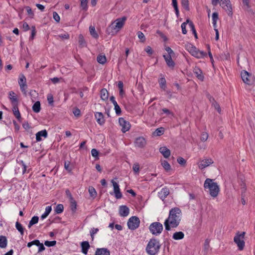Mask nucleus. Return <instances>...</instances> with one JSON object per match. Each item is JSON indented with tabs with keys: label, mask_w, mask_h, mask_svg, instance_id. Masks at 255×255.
<instances>
[{
	"label": "nucleus",
	"mask_w": 255,
	"mask_h": 255,
	"mask_svg": "<svg viewBox=\"0 0 255 255\" xmlns=\"http://www.w3.org/2000/svg\"><path fill=\"white\" fill-rule=\"evenodd\" d=\"M182 218L181 210L178 207L172 208L169 213V216L164 223L165 230L170 231L171 228L177 227Z\"/></svg>",
	"instance_id": "obj_1"
},
{
	"label": "nucleus",
	"mask_w": 255,
	"mask_h": 255,
	"mask_svg": "<svg viewBox=\"0 0 255 255\" xmlns=\"http://www.w3.org/2000/svg\"><path fill=\"white\" fill-rule=\"evenodd\" d=\"M204 187L205 190L208 189L210 195L213 198L216 197L219 193L220 188L214 180L210 178H207L204 184Z\"/></svg>",
	"instance_id": "obj_2"
},
{
	"label": "nucleus",
	"mask_w": 255,
	"mask_h": 255,
	"mask_svg": "<svg viewBox=\"0 0 255 255\" xmlns=\"http://www.w3.org/2000/svg\"><path fill=\"white\" fill-rule=\"evenodd\" d=\"M127 17L126 16H123L116 19L107 28L109 34L119 31L124 26Z\"/></svg>",
	"instance_id": "obj_3"
},
{
	"label": "nucleus",
	"mask_w": 255,
	"mask_h": 255,
	"mask_svg": "<svg viewBox=\"0 0 255 255\" xmlns=\"http://www.w3.org/2000/svg\"><path fill=\"white\" fill-rule=\"evenodd\" d=\"M160 248L159 241L152 238L149 241L146 247V251L149 255H155L159 252Z\"/></svg>",
	"instance_id": "obj_4"
},
{
	"label": "nucleus",
	"mask_w": 255,
	"mask_h": 255,
	"mask_svg": "<svg viewBox=\"0 0 255 255\" xmlns=\"http://www.w3.org/2000/svg\"><path fill=\"white\" fill-rule=\"evenodd\" d=\"M185 48L192 56L197 58H202L207 55L206 52L200 51L191 43L186 44Z\"/></svg>",
	"instance_id": "obj_5"
},
{
	"label": "nucleus",
	"mask_w": 255,
	"mask_h": 255,
	"mask_svg": "<svg viewBox=\"0 0 255 255\" xmlns=\"http://www.w3.org/2000/svg\"><path fill=\"white\" fill-rule=\"evenodd\" d=\"M219 0H212V4L214 6H216ZM220 5L228 13V15L232 16L233 15L232 4L230 0H221Z\"/></svg>",
	"instance_id": "obj_6"
},
{
	"label": "nucleus",
	"mask_w": 255,
	"mask_h": 255,
	"mask_svg": "<svg viewBox=\"0 0 255 255\" xmlns=\"http://www.w3.org/2000/svg\"><path fill=\"white\" fill-rule=\"evenodd\" d=\"M245 234L246 233L244 232L242 233L238 232L234 238V241L237 245L238 249L240 251L243 250L245 246V243L244 241Z\"/></svg>",
	"instance_id": "obj_7"
},
{
	"label": "nucleus",
	"mask_w": 255,
	"mask_h": 255,
	"mask_svg": "<svg viewBox=\"0 0 255 255\" xmlns=\"http://www.w3.org/2000/svg\"><path fill=\"white\" fill-rule=\"evenodd\" d=\"M163 226L159 222H153L150 224L149 229L150 232L154 235H159L163 230Z\"/></svg>",
	"instance_id": "obj_8"
},
{
	"label": "nucleus",
	"mask_w": 255,
	"mask_h": 255,
	"mask_svg": "<svg viewBox=\"0 0 255 255\" xmlns=\"http://www.w3.org/2000/svg\"><path fill=\"white\" fill-rule=\"evenodd\" d=\"M140 224L139 219L136 216H132L128 221V228L131 230H134L138 228Z\"/></svg>",
	"instance_id": "obj_9"
},
{
	"label": "nucleus",
	"mask_w": 255,
	"mask_h": 255,
	"mask_svg": "<svg viewBox=\"0 0 255 255\" xmlns=\"http://www.w3.org/2000/svg\"><path fill=\"white\" fill-rule=\"evenodd\" d=\"M18 84L20 86V90L23 94H26V89L27 87L26 85V79L23 74H20L18 79Z\"/></svg>",
	"instance_id": "obj_10"
},
{
	"label": "nucleus",
	"mask_w": 255,
	"mask_h": 255,
	"mask_svg": "<svg viewBox=\"0 0 255 255\" xmlns=\"http://www.w3.org/2000/svg\"><path fill=\"white\" fill-rule=\"evenodd\" d=\"M119 123L120 126L122 127V131L123 132L125 133L130 129V125L129 123L126 121L123 118H120L119 119Z\"/></svg>",
	"instance_id": "obj_11"
},
{
	"label": "nucleus",
	"mask_w": 255,
	"mask_h": 255,
	"mask_svg": "<svg viewBox=\"0 0 255 255\" xmlns=\"http://www.w3.org/2000/svg\"><path fill=\"white\" fill-rule=\"evenodd\" d=\"M242 79L244 82L247 84L251 85L252 81V75L246 71H242L241 74Z\"/></svg>",
	"instance_id": "obj_12"
},
{
	"label": "nucleus",
	"mask_w": 255,
	"mask_h": 255,
	"mask_svg": "<svg viewBox=\"0 0 255 255\" xmlns=\"http://www.w3.org/2000/svg\"><path fill=\"white\" fill-rule=\"evenodd\" d=\"M212 163H213V160L211 158H208L202 160L198 163V165L200 169H203Z\"/></svg>",
	"instance_id": "obj_13"
},
{
	"label": "nucleus",
	"mask_w": 255,
	"mask_h": 255,
	"mask_svg": "<svg viewBox=\"0 0 255 255\" xmlns=\"http://www.w3.org/2000/svg\"><path fill=\"white\" fill-rule=\"evenodd\" d=\"M146 144L145 138L142 136H139L135 139L134 144L136 147L139 148H143Z\"/></svg>",
	"instance_id": "obj_14"
},
{
	"label": "nucleus",
	"mask_w": 255,
	"mask_h": 255,
	"mask_svg": "<svg viewBox=\"0 0 255 255\" xmlns=\"http://www.w3.org/2000/svg\"><path fill=\"white\" fill-rule=\"evenodd\" d=\"M9 98L11 101L12 107L18 106V100L15 94L13 92L10 91L9 92Z\"/></svg>",
	"instance_id": "obj_15"
},
{
	"label": "nucleus",
	"mask_w": 255,
	"mask_h": 255,
	"mask_svg": "<svg viewBox=\"0 0 255 255\" xmlns=\"http://www.w3.org/2000/svg\"><path fill=\"white\" fill-rule=\"evenodd\" d=\"M169 194V190L167 187L162 188L160 192H158V197L162 201H163L167 196Z\"/></svg>",
	"instance_id": "obj_16"
},
{
	"label": "nucleus",
	"mask_w": 255,
	"mask_h": 255,
	"mask_svg": "<svg viewBox=\"0 0 255 255\" xmlns=\"http://www.w3.org/2000/svg\"><path fill=\"white\" fill-rule=\"evenodd\" d=\"M129 209L125 205H122L120 207L119 214L121 217H126L129 214Z\"/></svg>",
	"instance_id": "obj_17"
},
{
	"label": "nucleus",
	"mask_w": 255,
	"mask_h": 255,
	"mask_svg": "<svg viewBox=\"0 0 255 255\" xmlns=\"http://www.w3.org/2000/svg\"><path fill=\"white\" fill-rule=\"evenodd\" d=\"M95 116L97 123L99 125H103L105 123V120L104 119V117L101 112H96L95 114Z\"/></svg>",
	"instance_id": "obj_18"
},
{
	"label": "nucleus",
	"mask_w": 255,
	"mask_h": 255,
	"mask_svg": "<svg viewBox=\"0 0 255 255\" xmlns=\"http://www.w3.org/2000/svg\"><path fill=\"white\" fill-rule=\"evenodd\" d=\"M48 136L47 132L46 129H44L38 131L36 134V139L37 141H40L42 140L41 136L44 137V138L47 137Z\"/></svg>",
	"instance_id": "obj_19"
},
{
	"label": "nucleus",
	"mask_w": 255,
	"mask_h": 255,
	"mask_svg": "<svg viewBox=\"0 0 255 255\" xmlns=\"http://www.w3.org/2000/svg\"><path fill=\"white\" fill-rule=\"evenodd\" d=\"M159 151L166 158L169 157L171 154L170 150L165 146L161 147L159 148Z\"/></svg>",
	"instance_id": "obj_20"
},
{
	"label": "nucleus",
	"mask_w": 255,
	"mask_h": 255,
	"mask_svg": "<svg viewBox=\"0 0 255 255\" xmlns=\"http://www.w3.org/2000/svg\"><path fill=\"white\" fill-rule=\"evenodd\" d=\"M95 255H110V252L106 248L97 249Z\"/></svg>",
	"instance_id": "obj_21"
},
{
	"label": "nucleus",
	"mask_w": 255,
	"mask_h": 255,
	"mask_svg": "<svg viewBox=\"0 0 255 255\" xmlns=\"http://www.w3.org/2000/svg\"><path fill=\"white\" fill-rule=\"evenodd\" d=\"M82 252L84 255H87L88 253V249L90 248V245L88 242L84 241L81 243Z\"/></svg>",
	"instance_id": "obj_22"
},
{
	"label": "nucleus",
	"mask_w": 255,
	"mask_h": 255,
	"mask_svg": "<svg viewBox=\"0 0 255 255\" xmlns=\"http://www.w3.org/2000/svg\"><path fill=\"white\" fill-rule=\"evenodd\" d=\"M172 56L163 55L167 65L170 67L173 68L174 67L175 63L172 59Z\"/></svg>",
	"instance_id": "obj_23"
},
{
	"label": "nucleus",
	"mask_w": 255,
	"mask_h": 255,
	"mask_svg": "<svg viewBox=\"0 0 255 255\" xmlns=\"http://www.w3.org/2000/svg\"><path fill=\"white\" fill-rule=\"evenodd\" d=\"M12 112L14 116L16 118L19 122H21V117L18 110V106L12 107Z\"/></svg>",
	"instance_id": "obj_24"
},
{
	"label": "nucleus",
	"mask_w": 255,
	"mask_h": 255,
	"mask_svg": "<svg viewBox=\"0 0 255 255\" xmlns=\"http://www.w3.org/2000/svg\"><path fill=\"white\" fill-rule=\"evenodd\" d=\"M184 237V234L181 231L176 232L173 235L172 238L175 240H179L183 239Z\"/></svg>",
	"instance_id": "obj_25"
},
{
	"label": "nucleus",
	"mask_w": 255,
	"mask_h": 255,
	"mask_svg": "<svg viewBox=\"0 0 255 255\" xmlns=\"http://www.w3.org/2000/svg\"><path fill=\"white\" fill-rule=\"evenodd\" d=\"M101 98L103 101H106L108 99L109 93L106 89H102L100 92Z\"/></svg>",
	"instance_id": "obj_26"
},
{
	"label": "nucleus",
	"mask_w": 255,
	"mask_h": 255,
	"mask_svg": "<svg viewBox=\"0 0 255 255\" xmlns=\"http://www.w3.org/2000/svg\"><path fill=\"white\" fill-rule=\"evenodd\" d=\"M79 40H78V43H79V46L80 48H83L84 47H86L87 45L86 42L82 34H80L79 35Z\"/></svg>",
	"instance_id": "obj_27"
},
{
	"label": "nucleus",
	"mask_w": 255,
	"mask_h": 255,
	"mask_svg": "<svg viewBox=\"0 0 255 255\" xmlns=\"http://www.w3.org/2000/svg\"><path fill=\"white\" fill-rule=\"evenodd\" d=\"M7 246V239L5 236H0V247L5 248Z\"/></svg>",
	"instance_id": "obj_28"
},
{
	"label": "nucleus",
	"mask_w": 255,
	"mask_h": 255,
	"mask_svg": "<svg viewBox=\"0 0 255 255\" xmlns=\"http://www.w3.org/2000/svg\"><path fill=\"white\" fill-rule=\"evenodd\" d=\"M187 22H188L189 26L190 28H191V30H192L195 37L196 38H197V34L196 33V29H195V28L193 23L189 19H187Z\"/></svg>",
	"instance_id": "obj_29"
},
{
	"label": "nucleus",
	"mask_w": 255,
	"mask_h": 255,
	"mask_svg": "<svg viewBox=\"0 0 255 255\" xmlns=\"http://www.w3.org/2000/svg\"><path fill=\"white\" fill-rule=\"evenodd\" d=\"M97 60L99 63L103 65L106 62V57L104 55H99L97 57Z\"/></svg>",
	"instance_id": "obj_30"
},
{
	"label": "nucleus",
	"mask_w": 255,
	"mask_h": 255,
	"mask_svg": "<svg viewBox=\"0 0 255 255\" xmlns=\"http://www.w3.org/2000/svg\"><path fill=\"white\" fill-rule=\"evenodd\" d=\"M41 109L40 103L39 101L36 102L32 106V110L36 113L40 112Z\"/></svg>",
	"instance_id": "obj_31"
},
{
	"label": "nucleus",
	"mask_w": 255,
	"mask_h": 255,
	"mask_svg": "<svg viewBox=\"0 0 255 255\" xmlns=\"http://www.w3.org/2000/svg\"><path fill=\"white\" fill-rule=\"evenodd\" d=\"M161 165L166 171L168 172L171 170V166L166 160L162 161Z\"/></svg>",
	"instance_id": "obj_32"
},
{
	"label": "nucleus",
	"mask_w": 255,
	"mask_h": 255,
	"mask_svg": "<svg viewBox=\"0 0 255 255\" xmlns=\"http://www.w3.org/2000/svg\"><path fill=\"white\" fill-rule=\"evenodd\" d=\"M70 201L71 210L73 213H75L77 209V203L74 199L70 200Z\"/></svg>",
	"instance_id": "obj_33"
},
{
	"label": "nucleus",
	"mask_w": 255,
	"mask_h": 255,
	"mask_svg": "<svg viewBox=\"0 0 255 255\" xmlns=\"http://www.w3.org/2000/svg\"><path fill=\"white\" fill-rule=\"evenodd\" d=\"M164 132V128L162 127L157 128L153 133V134L155 136H160L162 135Z\"/></svg>",
	"instance_id": "obj_34"
},
{
	"label": "nucleus",
	"mask_w": 255,
	"mask_h": 255,
	"mask_svg": "<svg viewBox=\"0 0 255 255\" xmlns=\"http://www.w3.org/2000/svg\"><path fill=\"white\" fill-rule=\"evenodd\" d=\"M166 80L164 78L162 77V78H160V79L159 80V84L160 85V88H161L162 89H163L164 91H165V88L166 87Z\"/></svg>",
	"instance_id": "obj_35"
},
{
	"label": "nucleus",
	"mask_w": 255,
	"mask_h": 255,
	"mask_svg": "<svg viewBox=\"0 0 255 255\" xmlns=\"http://www.w3.org/2000/svg\"><path fill=\"white\" fill-rule=\"evenodd\" d=\"M39 220V218L38 216H34L32 218L31 220L30 221L29 224L28 225V227L29 228H31L32 226L38 223Z\"/></svg>",
	"instance_id": "obj_36"
},
{
	"label": "nucleus",
	"mask_w": 255,
	"mask_h": 255,
	"mask_svg": "<svg viewBox=\"0 0 255 255\" xmlns=\"http://www.w3.org/2000/svg\"><path fill=\"white\" fill-rule=\"evenodd\" d=\"M90 34L95 38H97L99 37L98 33L95 30L94 26L91 25L89 27Z\"/></svg>",
	"instance_id": "obj_37"
},
{
	"label": "nucleus",
	"mask_w": 255,
	"mask_h": 255,
	"mask_svg": "<svg viewBox=\"0 0 255 255\" xmlns=\"http://www.w3.org/2000/svg\"><path fill=\"white\" fill-rule=\"evenodd\" d=\"M15 227L16 229L20 232L21 235H23L24 229L22 227L21 224L18 222H16L15 224Z\"/></svg>",
	"instance_id": "obj_38"
},
{
	"label": "nucleus",
	"mask_w": 255,
	"mask_h": 255,
	"mask_svg": "<svg viewBox=\"0 0 255 255\" xmlns=\"http://www.w3.org/2000/svg\"><path fill=\"white\" fill-rule=\"evenodd\" d=\"M89 192L91 196V197L93 198H95L97 195V192L95 190V189L92 187L90 186L89 188Z\"/></svg>",
	"instance_id": "obj_39"
},
{
	"label": "nucleus",
	"mask_w": 255,
	"mask_h": 255,
	"mask_svg": "<svg viewBox=\"0 0 255 255\" xmlns=\"http://www.w3.org/2000/svg\"><path fill=\"white\" fill-rule=\"evenodd\" d=\"M64 210V207L62 204H58L56 206L55 209V212L56 214H60L63 212Z\"/></svg>",
	"instance_id": "obj_40"
},
{
	"label": "nucleus",
	"mask_w": 255,
	"mask_h": 255,
	"mask_svg": "<svg viewBox=\"0 0 255 255\" xmlns=\"http://www.w3.org/2000/svg\"><path fill=\"white\" fill-rule=\"evenodd\" d=\"M182 6L186 10L189 11L190 8L189 6V1L188 0H181Z\"/></svg>",
	"instance_id": "obj_41"
},
{
	"label": "nucleus",
	"mask_w": 255,
	"mask_h": 255,
	"mask_svg": "<svg viewBox=\"0 0 255 255\" xmlns=\"http://www.w3.org/2000/svg\"><path fill=\"white\" fill-rule=\"evenodd\" d=\"M194 73L196 75V77L200 80L203 81L204 80V76L202 75V72L200 70H195Z\"/></svg>",
	"instance_id": "obj_42"
},
{
	"label": "nucleus",
	"mask_w": 255,
	"mask_h": 255,
	"mask_svg": "<svg viewBox=\"0 0 255 255\" xmlns=\"http://www.w3.org/2000/svg\"><path fill=\"white\" fill-rule=\"evenodd\" d=\"M87 3L88 0H81L80 6L85 11L88 9Z\"/></svg>",
	"instance_id": "obj_43"
},
{
	"label": "nucleus",
	"mask_w": 255,
	"mask_h": 255,
	"mask_svg": "<svg viewBox=\"0 0 255 255\" xmlns=\"http://www.w3.org/2000/svg\"><path fill=\"white\" fill-rule=\"evenodd\" d=\"M56 244V241H46L44 242V245L48 247L54 246Z\"/></svg>",
	"instance_id": "obj_44"
},
{
	"label": "nucleus",
	"mask_w": 255,
	"mask_h": 255,
	"mask_svg": "<svg viewBox=\"0 0 255 255\" xmlns=\"http://www.w3.org/2000/svg\"><path fill=\"white\" fill-rule=\"evenodd\" d=\"M137 34L138 37L139 38V39H140V40L142 42H143L145 41V36H144V34L141 31H138L137 33Z\"/></svg>",
	"instance_id": "obj_45"
},
{
	"label": "nucleus",
	"mask_w": 255,
	"mask_h": 255,
	"mask_svg": "<svg viewBox=\"0 0 255 255\" xmlns=\"http://www.w3.org/2000/svg\"><path fill=\"white\" fill-rule=\"evenodd\" d=\"M212 105L214 107L215 109L217 110L219 113H221V109L220 106L216 101L212 103Z\"/></svg>",
	"instance_id": "obj_46"
},
{
	"label": "nucleus",
	"mask_w": 255,
	"mask_h": 255,
	"mask_svg": "<svg viewBox=\"0 0 255 255\" xmlns=\"http://www.w3.org/2000/svg\"><path fill=\"white\" fill-rule=\"evenodd\" d=\"M187 23H188V22H187V20H186L185 22L182 23L181 26V28H182V33L184 34H186L187 32V31L186 29V25Z\"/></svg>",
	"instance_id": "obj_47"
},
{
	"label": "nucleus",
	"mask_w": 255,
	"mask_h": 255,
	"mask_svg": "<svg viewBox=\"0 0 255 255\" xmlns=\"http://www.w3.org/2000/svg\"><path fill=\"white\" fill-rule=\"evenodd\" d=\"M91 154L92 155L96 158V159H99V151L97 149L95 148L92 149L91 150Z\"/></svg>",
	"instance_id": "obj_48"
},
{
	"label": "nucleus",
	"mask_w": 255,
	"mask_h": 255,
	"mask_svg": "<svg viewBox=\"0 0 255 255\" xmlns=\"http://www.w3.org/2000/svg\"><path fill=\"white\" fill-rule=\"evenodd\" d=\"M25 8L27 10L28 14L29 15L30 17L33 18L34 17V13L33 12L31 8L29 6H26Z\"/></svg>",
	"instance_id": "obj_49"
},
{
	"label": "nucleus",
	"mask_w": 255,
	"mask_h": 255,
	"mask_svg": "<svg viewBox=\"0 0 255 255\" xmlns=\"http://www.w3.org/2000/svg\"><path fill=\"white\" fill-rule=\"evenodd\" d=\"M36 31L35 26H31V35L30 37V40H33L36 35Z\"/></svg>",
	"instance_id": "obj_50"
},
{
	"label": "nucleus",
	"mask_w": 255,
	"mask_h": 255,
	"mask_svg": "<svg viewBox=\"0 0 255 255\" xmlns=\"http://www.w3.org/2000/svg\"><path fill=\"white\" fill-rule=\"evenodd\" d=\"M208 138V134L207 132H203L201 134L200 139L202 141H205L207 140Z\"/></svg>",
	"instance_id": "obj_51"
},
{
	"label": "nucleus",
	"mask_w": 255,
	"mask_h": 255,
	"mask_svg": "<svg viewBox=\"0 0 255 255\" xmlns=\"http://www.w3.org/2000/svg\"><path fill=\"white\" fill-rule=\"evenodd\" d=\"M112 183L114 187V192L120 190L119 184L116 181H115L114 180H112Z\"/></svg>",
	"instance_id": "obj_52"
},
{
	"label": "nucleus",
	"mask_w": 255,
	"mask_h": 255,
	"mask_svg": "<svg viewBox=\"0 0 255 255\" xmlns=\"http://www.w3.org/2000/svg\"><path fill=\"white\" fill-rule=\"evenodd\" d=\"M177 162L179 164L183 166L185 165L186 163L185 159L181 157H179L177 158Z\"/></svg>",
	"instance_id": "obj_53"
},
{
	"label": "nucleus",
	"mask_w": 255,
	"mask_h": 255,
	"mask_svg": "<svg viewBox=\"0 0 255 255\" xmlns=\"http://www.w3.org/2000/svg\"><path fill=\"white\" fill-rule=\"evenodd\" d=\"M114 107H115V110L116 114L117 115H121L122 111H121V109L120 106L118 105V104H116V105H114Z\"/></svg>",
	"instance_id": "obj_54"
},
{
	"label": "nucleus",
	"mask_w": 255,
	"mask_h": 255,
	"mask_svg": "<svg viewBox=\"0 0 255 255\" xmlns=\"http://www.w3.org/2000/svg\"><path fill=\"white\" fill-rule=\"evenodd\" d=\"M133 170L135 173H138L139 171V165L138 163H134L133 165Z\"/></svg>",
	"instance_id": "obj_55"
},
{
	"label": "nucleus",
	"mask_w": 255,
	"mask_h": 255,
	"mask_svg": "<svg viewBox=\"0 0 255 255\" xmlns=\"http://www.w3.org/2000/svg\"><path fill=\"white\" fill-rule=\"evenodd\" d=\"M47 101L48 102V103L50 105H52L54 102L53 101V96L51 94H49L47 96Z\"/></svg>",
	"instance_id": "obj_56"
},
{
	"label": "nucleus",
	"mask_w": 255,
	"mask_h": 255,
	"mask_svg": "<svg viewBox=\"0 0 255 255\" xmlns=\"http://www.w3.org/2000/svg\"><path fill=\"white\" fill-rule=\"evenodd\" d=\"M53 18L54 19V20L57 22H59L60 18L59 15H58V14L56 12L54 11V12H53Z\"/></svg>",
	"instance_id": "obj_57"
},
{
	"label": "nucleus",
	"mask_w": 255,
	"mask_h": 255,
	"mask_svg": "<svg viewBox=\"0 0 255 255\" xmlns=\"http://www.w3.org/2000/svg\"><path fill=\"white\" fill-rule=\"evenodd\" d=\"M64 167L66 170H67L69 172H71L72 171V168L70 167V162H65L64 163Z\"/></svg>",
	"instance_id": "obj_58"
},
{
	"label": "nucleus",
	"mask_w": 255,
	"mask_h": 255,
	"mask_svg": "<svg viewBox=\"0 0 255 255\" xmlns=\"http://www.w3.org/2000/svg\"><path fill=\"white\" fill-rule=\"evenodd\" d=\"M172 5L175 9L176 15H177V17H178L179 14V10L178 8L177 2L172 3Z\"/></svg>",
	"instance_id": "obj_59"
},
{
	"label": "nucleus",
	"mask_w": 255,
	"mask_h": 255,
	"mask_svg": "<svg viewBox=\"0 0 255 255\" xmlns=\"http://www.w3.org/2000/svg\"><path fill=\"white\" fill-rule=\"evenodd\" d=\"M209 241L208 239H206L205 241L204 247V250L206 251H207L210 247L209 245Z\"/></svg>",
	"instance_id": "obj_60"
},
{
	"label": "nucleus",
	"mask_w": 255,
	"mask_h": 255,
	"mask_svg": "<svg viewBox=\"0 0 255 255\" xmlns=\"http://www.w3.org/2000/svg\"><path fill=\"white\" fill-rule=\"evenodd\" d=\"M98 231L99 229L98 228H93V229H91L90 231V234L92 239L94 238V235L96 234Z\"/></svg>",
	"instance_id": "obj_61"
},
{
	"label": "nucleus",
	"mask_w": 255,
	"mask_h": 255,
	"mask_svg": "<svg viewBox=\"0 0 255 255\" xmlns=\"http://www.w3.org/2000/svg\"><path fill=\"white\" fill-rule=\"evenodd\" d=\"M145 51L147 52V53L149 55H151L153 53V50L150 46H147L146 48L145 49Z\"/></svg>",
	"instance_id": "obj_62"
},
{
	"label": "nucleus",
	"mask_w": 255,
	"mask_h": 255,
	"mask_svg": "<svg viewBox=\"0 0 255 255\" xmlns=\"http://www.w3.org/2000/svg\"><path fill=\"white\" fill-rule=\"evenodd\" d=\"M73 114L75 117H78L81 115L80 110L78 108H76L73 111Z\"/></svg>",
	"instance_id": "obj_63"
},
{
	"label": "nucleus",
	"mask_w": 255,
	"mask_h": 255,
	"mask_svg": "<svg viewBox=\"0 0 255 255\" xmlns=\"http://www.w3.org/2000/svg\"><path fill=\"white\" fill-rule=\"evenodd\" d=\"M165 50L168 52V56H173L174 54L173 51L169 47H166Z\"/></svg>",
	"instance_id": "obj_64"
}]
</instances>
